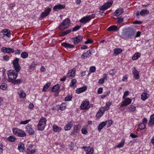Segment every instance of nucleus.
Listing matches in <instances>:
<instances>
[{
    "mask_svg": "<svg viewBox=\"0 0 154 154\" xmlns=\"http://www.w3.org/2000/svg\"><path fill=\"white\" fill-rule=\"evenodd\" d=\"M70 21L69 18H66L59 25V28L61 30H63L67 28L69 25Z\"/></svg>",
    "mask_w": 154,
    "mask_h": 154,
    "instance_id": "f257e3e1",
    "label": "nucleus"
},
{
    "mask_svg": "<svg viewBox=\"0 0 154 154\" xmlns=\"http://www.w3.org/2000/svg\"><path fill=\"white\" fill-rule=\"evenodd\" d=\"M46 119L45 118H42L39 120L37 125V128L39 131H43L46 125Z\"/></svg>",
    "mask_w": 154,
    "mask_h": 154,
    "instance_id": "f03ea898",
    "label": "nucleus"
},
{
    "mask_svg": "<svg viewBox=\"0 0 154 154\" xmlns=\"http://www.w3.org/2000/svg\"><path fill=\"white\" fill-rule=\"evenodd\" d=\"M8 78L11 80L10 81H13L17 78L18 72L14 70L11 69L8 71Z\"/></svg>",
    "mask_w": 154,
    "mask_h": 154,
    "instance_id": "7ed1b4c3",
    "label": "nucleus"
},
{
    "mask_svg": "<svg viewBox=\"0 0 154 154\" xmlns=\"http://www.w3.org/2000/svg\"><path fill=\"white\" fill-rule=\"evenodd\" d=\"M92 106V105L90 104L88 101H83L81 104V108L83 110L88 109Z\"/></svg>",
    "mask_w": 154,
    "mask_h": 154,
    "instance_id": "20e7f679",
    "label": "nucleus"
},
{
    "mask_svg": "<svg viewBox=\"0 0 154 154\" xmlns=\"http://www.w3.org/2000/svg\"><path fill=\"white\" fill-rule=\"evenodd\" d=\"M51 9L49 7L46 8L45 9L44 11L42 12L41 17L42 18H44L48 16L50 13Z\"/></svg>",
    "mask_w": 154,
    "mask_h": 154,
    "instance_id": "39448f33",
    "label": "nucleus"
},
{
    "mask_svg": "<svg viewBox=\"0 0 154 154\" xmlns=\"http://www.w3.org/2000/svg\"><path fill=\"white\" fill-rule=\"evenodd\" d=\"M74 122L72 120L68 121L64 127L65 130L66 131L70 130L73 126V124L74 123Z\"/></svg>",
    "mask_w": 154,
    "mask_h": 154,
    "instance_id": "423d86ee",
    "label": "nucleus"
},
{
    "mask_svg": "<svg viewBox=\"0 0 154 154\" xmlns=\"http://www.w3.org/2000/svg\"><path fill=\"white\" fill-rule=\"evenodd\" d=\"M1 51L3 53L9 54L12 53L14 52V49L10 48L3 47L1 48Z\"/></svg>",
    "mask_w": 154,
    "mask_h": 154,
    "instance_id": "0eeeda50",
    "label": "nucleus"
},
{
    "mask_svg": "<svg viewBox=\"0 0 154 154\" xmlns=\"http://www.w3.org/2000/svg\"><path fill=\"white\" fill-rule=\"evenodd\" d=\"M125 99V100L122 102V103L120 106V107L127 106L130 104L131 102V100L129 98H126Z\"/></svg>",
    "mask_w": 154,
    "mask_h": 154,
    "instance_id": "6e6552de",
    "label": "nucleus"
},
{
    "mask_svg": "<svg viewBox=\"0 0 154 154\" xmlns=\"http://www.w3.org/2000/svg\"><path fill=\"white\" fill-rule=\"evenodd\" d=\"M26 131L30 135H34L35 134V131L33 129L31 125H27L25 128Z\"/></svg>",
    "mask_w": 154,
    "mask_h": 154,
    "instance_id": "1a4fd4ad",
    "label": "nucleus"
},
{
    "mask_svg": "<svg viewBox=\"0 0 154 154\" xmlns=\"http://www.w3.org/2000/svg\"><path fill=\"white\" fill-rule=\"evenodd\" d=\"M86 151L87 154H93L94 150L93 148L90 146H83L82 147Z\"/></svg>",
    "mask_w": 154,
    "mask_h": 154,
    "instance_id": "9d476101",
    "label": "nucleus"
},
{
    "mask_svg": "<svg viewBox=\"0 0 154 154\" xmlns=\"http://www.w3.org/2000/svg\"><path fill=\"white\" fill-rule=\"evenodd\" d=\"M132 73L134 75V77L136 79H138L140 78L139 72L136 69L135 67H134L132 68Z\"/></svg>",
    "mask_w": 154,
    "mask_h": 154,
    "instance_id": "9b49d317",
    "label": "nucleus"
},
{
    "mask_svg": "<svg viewBox=\"0 0 154 154\" xmlns=\"http://www.w3.org/2000/svg\"><path fill=\"white\" fill-rule=\"evenodd\" d=\"M1 33L4 35V36H3V38H4L5 36H6L8 38L11 36V32L9 29H4L2 30Z\"/></svg>",
    "mask_w": 154,
    "mask_h": 154,
    "instance_id": "f8f14e48",
    "label": "nucleus"
},
{
    "mask_svg": "<svg viewBox=\"0 0 154 154\" xmlns=\"http://www.w3.org/2000/svg\"><path fill=\"white\" fill-rule=\"evenodd\" d=\"M81 128V125L78 124L75 125L74 127V128L73 131L71 133V135H75L79 131V130Z\"/></svg>",
    "mask_w": 154,
    "mask_h": 154,
    "instance_id": "ddd939ff",
    "label": "nucleus"
},
{
    "mask_svg": "<svg viewBox=\"0 0 154 154\" xmlns=\"http://www.w3.org/2000/svg\"><path fill=\"white\" fill-rule=\"evenodd\" d=\"M112 3L108 2L106 3L100 7L99 8L101 10H105L110 7L112 5Z\"/></svg>",
    "mask_w": 154,
    "mask_h": 154,
    "instance_id": "4468645a",
    "label": "nucleus"
},
{
    "mask_svg": "<svg viewBox=\"0 0 154 154\" xmlns=\"http://www.w3.org/2000/svg\"><path fill=\"white\" fill-rule=\"evenodd\" d=\"M75 72L73 69L70 70L67 74V78L72 79L75 75Z\"/></svg>",
    "mask_w": 154,
    "mask_h": 154,
    "instance_id": "2eb2a0df",
    "label": "nucleus"
},
{
    "mask_svg": "<svg viewBox=\"0 0 154 154\" xmlns=\"http://www.w3.org/2000/svg\"><path fill=\"white\" fill-rule=\"evenodd\" d=\"M134 31L133 29H130L129 31L126 32L125 35L127 37L129 38L133 36L134 35Z\"/></svg>",
    "mask_w": 154,
    "mask_h": 154,
    "instance_id": "dca6fc26",
    "label": "nucleus"
},
{
    "mask_svg": "<svg viewBox=\"0 0 154 154\" xmlns=\"http://www.w3.org/2000/svg\"><path fill=\"white\" fill-rule=\"evenodd\" d=\"M91 54V53L90 51V50H89L87 51L86 52H84L81 55V58H82L86 59L87 58L90 56Z\"/></svg>",
    "mask_w": 154,
    "mask_h": 154,
    "instance_id": "f3484780",
    "label": "nucleus"
},
{
    "mask_svg": "<svg viewBox=\"0 0 154 154\" xmlns=\"http://www.w3.org/2000/svg\"><path fill=\"white\" fill-rule=\"evenodd\" d=\"M65 8V5H64L58 4L54 7L53 9L54 10L57 11L60 9H63Z\"/></svg>",
    "mask_w": 154,
    "mask_h": 154,
    "instance_id": "a211bd4d",
    "label": "nucleus"
},
{
    "mask_svg": "<svg viewBox=\"0 0 154 154\" xmlns=\"http://www.w3.org/2000/svg\"><path fill=\"white\" fill-rule=\"evenodd\" d=\"M18 93L20 98H24L26 97V94L22 90L19 89Z\"/></svg>",
    "mask_w": 154,
    "mask_h": 154,
    "instance_id": "6ab92c4d",
    "label": "nucleus"
},
{
    "mask_svg": "<svg viewBox=\"0 0 154 154\" xmlns=\"http://www.w3.org/2000/svg\"><path fill=\"white\" fill-rule=\"evenodd\" d=\"M82 37L80 35L74 38V44L75 45L77 44L82 41Z\"/></svg>",
    "mask_w": 154,
    "mask_h": 154,
    "instance_id": "aec40b11",
    "label": "nucleus"
},
{
    "mask_svg": "<svg viewBox=\"0 0 154 154\" xmlns=\"http://www.w3.org/2000/svg\"><path fill=\"white\" fill-rule=\"evenodd\" d=\"M91 19H90V17H89L88 16L84 17L82 18L80 20V22L82 23H86L87 22L89 21Z\"/></svg>",
    "mask_w": 154,
    "mask_h": 154,
    "instance_id": "412c9836",
    "label": "nucleus"
},
{
    "mask_svg": "<svg viewBox=\"0 0 154 154\" xmlns=\"http://www.w3.org/2000/svg\"><path fill=\"white\" fill-rule=\"evenodd\" d=\"M87 89V87L84 86L82 87L77 88L76 90V92L77 94H80L85 91Z\"/></svg>",
    "mask_w": 154,
    "mask_h": 154,
    "instance_id": "4be33fe9",
    "label": "nucleus"
},
{
    "mask_svg": "<svg viewBox=\"0 0 154 154\" xmlns=\"http://www.w3.org/2000/svg\"><path fill=\"white\" fill-rule=\"evenodd\" d=\"M62 46H63L66 48H72L74 47V46L73 45H71L69 43L63 42L61 44Z\"/></svg>",
    "mask_w": 154,
    "mask_h": 154,
    "instance_id": "5701e85b",
    "label": "nucleus"
},
{
    "mask_svg": "<svg viewBox=\"0 0 154 154\" xmlns=\"http://www.w3.org/2000/svg\"><path fill=\"white\" fill-rule=\"evenodd\" d=\"M119 29L117 26L113 25L108 27L107 29V30L109 31H113L114 32H116Z\"/></svg>",
    "mask_w": 154,
    "mask_h": 154,
    "instance_id": "b1692460",
    "label": "nucleus"
},
{
    "mask_svg": "<svg viewBox=\"0 0 154 154\" xmlns=\"http://www.w3.org/2000/svg\"><path fill=\"white\" fill-rule=\"evenodd\" d=\"M107 123V121H106L100 123L98 125V130L99 131H100L105 126Z\"/></svg>",
    "mask_w": 154,
    "mask_h": 154,
    "instance_id": "393cba45",
    "label": "nucleus"
},
{
    "mask_svg": "<svg viewBox=\"0 0 154 154\" xmlns=\"http://www.w3.org/2000/svg\"><path fill=\"white\" fill-rule=\"evenodd\" d=\"M124 11L122 8H119L114 13L115 14V15L116 16H119Z\"/></svg>",
    "mask_w": 154,
    "mask_h": 154,
    "instance_id": "a878e982",
    "label": "nucleus"
},
{
    "mask_svg": "<svg viewBox=\"0 0 154 154\" xmlns=\"http://www.w3.org/2000/svg\"><path fill=\"white\" fill-rule=\"evenodd\" d=\"M53 130L54 132H59L61 130L60 127L58 126L57 125H54L53 126Z\"/></svg>",
    "mask_w": 154,
    "mask_h": 154,
    "instance_id": "bb28decb",
    "label": "nucleus"
},
{
    "mask_svg": "<svg viewBox=\"0 0 154 154\" xmlns=\"http://www.w3.org/2000/svg\"><path fill=\"white\" fill-rule=\"evenodd\" d=\"M148 125L150 126H151L154 125V114L150 116Z\"/></svg>",
    "mask_w": 154,
    "mask_h": 154,
    "instance_id": "cd10ccee",
    "label": "nucleus"
},
{
    "mask_svg": "<svg viewBox=\"0 0 154 154\" xmlns=\"http://www.w3.org/2000/svg\"><path fill=\"white\" fill-rule=\"evenodd\" d=\"M149 96V95L148 93L144 92L141 94V98L142 100H146Z\"/></svg>",
    "mask_w": 154,
    "mask_h": 154,
    "instance_id": "c85d7f7f",
    "label": "nucleus"
},
{
    "mask_svg": "<svg viewBox=\"0 0 154 154\" xmlns=\"http://www.w3.org/2000/svg\"><path fill=\"white\" fill-rule=\"evenodd\" d=\"M149 14V11L146 9H143L140 12V15L143 16H144L146 14Z\"/></svg>",
    "mask_w": 154,
    "mask_h": 154,
    "instance_id": "c756f323",
    "label": "nucleus"
},
{
    "mask_svg": "<svg viewBox=\"0 0 154 154\" xmlns=\"http://www.w3.org/2000/svg\"><path fill=\"white\" fill-rule=\"evenodd\" d=\"M136 109V106L134 105H131L128 107L127 110L128 112H132L134 111Z\"/></svg>",
    "mask_w": 154,
    "mask_h": 154,
    "instance_id": "7c9ffc66",
    "label": "nucleus"
},
{
    "mask_svg": "<svg viewBox=\"0 0 154 154\" xmlns=\"http://www.w3.org/2000/svg\"><path fill=\"white\" fill-rule=\"evenodd\" d=\"M24 147V144L21 142H20L18 145V149L20 152H23Z\"/></svg>",
    "mask_w": 154,
    "mask_h": 154,
    "instance_id": "2f4dec72",
    "label": "nucleus"
},
{
    "mask_svg": "<svg viewBox=\"0 0 154 154\" xmlns=\"http://www.w3.org/2000/svg\"><path fill=\"white\" fill-rule=\"evenodd\" d=\"M104 111V109H103V108H101L100 109L98 112L97 113L96 116L98 117H101L103 115Z\"/></svg>",
    "mask_w": 154,
    "mask_h": 154,
    "instance_id": "473e14b6",
    "label": "nucleus"
},
{
    "mask_svg": "<svg viewBox=\"0 0 154 154\" xmlns=\"http://www.w3.org/2000/svg\"><path fill=\"white\" fill-rule=\"evenodd\" d=\"M26 133L23 131L21 129L19 134H18L17 136L23 137L26 136Z\"/></svg>",
    "mask_w": 154,
    "mask_h": 154,
    "instance_id": "72a5a7b5",
    "label": "nucleus"
},
{
    "mask_svg": "<svg viewBox=\"0 0 154 154\" xmlns=\"http://www.w3.org/2000/svg\"><path fill=\"white\" fill-rule=\"evenodd\" d=\"M21 129H19L17 128H13V134L17 136L18 134H19Z\"/></svg>",
    "mask_w": 154,
    "mask_h": 154,
    "instance_id": "f704fd0d",
    "label": "nucleus"
},
{
    "mask_svg": "<svg viewBox=\"0 0 154 154\" xmlns=\"http://www.w3.org/2000/svg\"><path fill=\"white\" fill-rule=\"evenodd\" d=\"M22 80L21 79H18L17 80H14L13 81H10L12 83L14 84H20L22 82Z\"/></svg>",
    "mask_w": 154,
    "mask_h": 154,
    "instance_id": "c9c22d12",
    "label": "nucleus"
},
{
    "mask_svg": "<svg viewBox=\"0 0 154 154\" xmlns=\"http://www.w3.org/2000/svg\"><path fill=\"white\" fill-rule=\"evenodd\" d=\"M140 54L139 52L135 53L133 56L132 59L133 60H137L140 56Z\"/></svg>",
    "mask_w": 154,
    "mask_h": 154,
    "instance_id": "e433bc0d",
    "label": "nucleus"
},
{
    "mask_svg": "<svg viewBox=\"0 0 154 154\" xmlns=\"http://www.w3.org/2000/svg\"><path fill=\"white\" fill-rule=\"evenodd\" d=\"M50 85V83L48 82L44 86L42 91L44 92H45Z\"/></svg>",
    "mask_w": 154,
    "mask_h": 154,
    "instance_id": "4c0bfd02",
    "label": "nucleus"
},
{
    "mask_svg": "<svg viewBox=\"0 0 154 154\" xmlns=\"http://www.w3.org/2000/svg\"><path fill=\"white\" fill-rule=\"evenodd\" d=\"M122 50L121 48H116L114 50V54L116 55L121 53L122 52Z\"/></svg>",
    "mask_w": 154,
    "mask_h": 154,
    "instance_id": "58836bf2",
    "label": "nucleus"
},
{
    "mask_svg": "<svg viewBox=\"0 0 154 154\" xmlns=\"http://www.w3.org/2000/svg\"><path fill=\"white\" fill-rule=\"evenodd\" d=\"M125 139H122L121 141L119 143V144L117 146V147L118 148H121L123 147L125 144Z\"/></svg>",
    "mask_w": 154,
    "mask_h": 154,
    "instance_id": "ea45409f",
    "label": "nucleus"
},
{
    "mask_svg": "<svg viewBox=\"0 0 154 154\" xmlns=\"http://www.w3.org/2000/svg\"><path fill=\"white\" fill-rule=\"evenodd\" d=\"M59 88L60 87L59 85H56L53 87L52 88V91L53 92H56L59 89Z\"/></svg>",
    "mask_w": 154,
    "mask_h": 154,
    "instance_id": "a19ab883",
    "label": "nucleus"
},
{
    "mask_svg": "<svg viewBox=\"0 0 154 154\" xmlns=\"http://www.w3.org/2000/svg\"><path fill=\"white\" fill-rule=\"evenodd\" d=\"M14 68L15 69V71L17 72H18L21 69V67L19 64L14 66Z\"/></svg>",
    "mask_w": 154,
    "mask_h": 154,
    "instance_id": "79ce46f5",
    "label": "nucleus"
},
{
    "mask_svg": "<svg viewBox=\"0 0 154 154\" xmlns=\"http://www.w3.org/2000/svg\"><path fill=\"white\" fill-rule=\"evenodd\" d=\"M16 140L15 137L14 136H10L8 138V140L11 142H14Z\"/></svg>",
    "mask_w": 154,
    "mask_h": 154,
    "instance_id": "37998d69",
    "label": "nucleus"
},
{
    "mask_svg": "<svg viewBox=\"0 0 154 154\" xmlns=\"http://www.w3.org/2000/svg\"><path fill=\"white\" fill-rule=\"evenodd\" d=\"M28 54L26 52H23L21 54V56L23 58H26L28 57Z\"/></svg>",
    "mask_w": 154,
    "mask_h": 154,
    "instance_id": "c03bdc74",
    "label": "nucleus"
},
{
    "mask_svg": "<svg viewBox=\"0 0 154 154\" xmlns=\"http://www.w3.org/2000/svg\"><path fill=\"white\" fill-rule=\"evenodd\" d=\"M7 87V84L5 83H3L0 86V88L3 90H5L6 89Z\"/></svg>",
    "mask_w": 154,
    "mask_h": 154,
    "instance_id": "a18cd8bd",
    "label": "nucleus"
},
{
    "mask_svg": "<svg viewBox=\"0 0 154 154\" xmlns=\"http://www.w3.org/2000/svg\"><path fill=\"white\" fill-rule=\"evenodd\" d=\"M77 82L76 80L75 79H72L70 83V86L71 87H72L74 86L76 84Z\"/></svg>",
    "mask_w": 154,
    "mask_h": 154,
    "instance_id": "49530a36",
    "label": "nucleus"
},
{
    "mask_svg": "<svg viewBox=\"0 0 154 154\" xmlns=\"http://www.w3.org/2000/svg\"><path fill=\"white\" fill-rule=\"evenodd\" d=\"M71 31V30L70 29L67 30L64 32H62L61 34V35L62 36H64L70 33Z\"/></svg>",
    "mask_w": 154,
    "mask_h": 154,
    "instance_id": "de8ad7c7",
    "label": "nucleus"
},
{
    "mask_svg": "<svg viewBox=\"0 0 154 154\" xmlns=\"http://www.w3.org/2000/svg\"><path fill=\"white\" fill-rule=\"evenodd\" d=\"M35 149L30 150L29 149H27L26 150V152L27 154H34L35 152Z\"/></svg>",
    "mask_w": 154,
    "mask_h": 154,
    "instance_id": "09e8293b",
    "label": "nucleus"
},
{
    "mask_svg": "<svg viewBox=\"0 0 154 154\" xmlns=\"http://www.w3.org/2000/svg\"><path fill=\"white\" fill-rule=\"evenodd\" d=\"M19 58H16L15 59H14L13 62V64L14 66L15 65H17L19 64Z\"/></svg>",
    "mask_w": 154,
    "mask_h": 154,
    "instance_id": "8fccbe9b",
    "label": "nucleus"
},
{
    "mask_svg": "<svg viewBox=\"0 0 154 154\" xmlns=\"http://www.w3.org/2000/svg\"><path fill=\"white\" fill-rule=\"evenodd\" d=\"M145 128V125L144 123H140L139 125V128L141 130Z\"/></svg>",
    "mask_w": 154,
    "mask_h": 154,
    "instance_id": "3c124183",
    "label": "nucleus"
},
{
    "mask_svg": "<svg viewBox=\"0 0 154 154\" xmlns=\"http://www.w3.org/2000/svg\"><path fill=\"white\" fill-rule=\"evenodd\" d=\"M66 105L64 103H62L60 106V109L61 110H63L66 108Z\"/></svg>",
    "mask_w": 154,
    "mask_h": 154,
    "instance_id": "603ef678",
    "label": "nucleus"
},
{
    "mask_svg": "<svg viewBox=\"0 0 154 154\" xmlns=\"http://www.w3.org/2000/svg\"><path fill=\"white\" fill-rule=\"evenodd\" d=\"M31 119L26 120L25 121H21L20 123V125H25L28 123V122L31 121Z\"/></svg>",
    "mask_w": 154,
    "mask_h": 154,
    "instance_id": "864d4df0",
    "label": "nucleus"
},
{
    "mask_svg": "<svg viewBox=\"0 0 154 154\" xmlns=\"http://www.w3.org/2000/svg\"><path fill=\"white\" fill-rule=\"evenodd\" d=\"M96 70V67L94 66H92L89 69V71L90 72H94Z\"/></svg>",
    "mask_w": 154,
    "mask_h": 154,
    "instance_id": "5fc2aeb1",
    "label": "nucleus"
},
{
    "mask_svg": "<svg viewBox=\"0 0 154 154\" xmlns=\"http://www.w3.org/2000/svg\"><path fill=\"white\" fill-rule=\"evenodd\" d=\"M35 64L34 62H33L31 64V65L29 67V69L32 70H34L35 67Z\"/></svg>",
    "mask_w": 154,
    "mask_h": 154,
    "instance_id": "6e6d98bb",
    "label": "nucleus"
},
{
    "mask_svg": "<svg viewBox=\"0 0 154 154\" xmlns=\"http://www.w3.org/2000/svg\"><path fill=\"white\" fill-rule=\"evenodd\" d=\"M72 99V97L70 95H68L65 98L64 100L65 101H70Z\"/></svg>",
    "mask_w": 154,
    "mask_h": 154,
    "instance_id": "4d7b16f0",
    "label": "nucleus"
},
{
    "mask_svg": "<svg viewBox=\"0 0 154 154\" xmlns=\"http://www.w3.org/2000/svg\"><path fill=\"white\" fill-rule=\"evenodd\" d=\"M115 73L116 71L115 69H113L110 71L109 74L112 76H114L115 75Z\"/></svg>",
    "mask_w": 154,
    "mask_h": 154,
    "instance_id": "13d9d810",
    "label": "nucleus"
},
{
    "mask_svg": "<svg viewBox=\"0 0 154 154\" xmlns=\"http://www.w3.org/2000/svg\"><path fill=\"white\" fill-rule=\"evenodd\" d=\"M129 92L128 91H126L125 92L123 97V99H125L129 94Z\"/></svg>",
    "mask_w": 154,
    "mask_h": 154,
    "instance_id": "bf43d9fd",
    "label": "nucleus"
},
{
    "mask_svg": "<svg viewBox=\"0 0 154 154\" xmlns=\"http://www.w3.org/2000/svg\"><path fill=\"white\" fill-rule=\"evenodd\" d=\"M81 26H76L73 28L72 29V31H75L78 30L80 28Z\"/></svg>",
    "mask_w": 154,
    "mask_h": 154,
    "instance_id": "052dcab7",
    "label": "nucleus"
},
{
    "mask_svg": "<svg viewBox=\"0 0 154 154\" xmlns=\"http://www.w3.org/2000/svg\"><path fill=\"white\" fill-rule=\"evenodd\" d=\"M82 132L84 134H86L88 133V131L85 128H82Z\"/></svg>",
    "mask_w": 154,
    "mask_h": 154,
    "instance_id": "680f3d73",
    "label": "nucleus"
},
{
    "mask_svg": "<svg viewBox=\"0 0 154 154\" xmlns=\"http://www.w3.org/2000/svg\"><path fill=\"white\" fill-rule=\"evenodd\" d=\"M3 145L2 143H0V154L3 151Z\"/></svg>",
    "mask_w": 154,
    "mask_h": 154,
    "instance_id": "e2e57ef3",
    "label": "nucleus"
},
{
    "mask_svg": "<svg viewBox=\"0 0 154 154\" xmlns=\"http://www.w3.org/2000/svg\"><path fill=\"white\" fill-rule=\"evenodd\" d=\"M93 42V41L91 39H88L85 42V44H88L89 43H92Z\"/></svg>",
    "mask_w": 154,
    "mask_h": 154,
    "instance_id": "0e129e2a",
    "label": "nucleus"
},
{
    "mask_svg": "<svg viewBox=\"0 0 154 154\" xmlns=\"http://www.w3.org/2000/svg\"><path fill=\"white\" fill-rule=\"evenodd\" d=\"M111 103H106V107L105 108V109L108 110L109 106L111 105Z\"/></svg>",
    "mask_w": 154,
    "mask_h": 154,
    "instance_id": "69168bd1",
    "label": "nucleus"
},
{
    "mask_svg": "<svg viewBox=\"0 0 154 154\" xmlns=\"http://www.w3.org/2000/svg\"><path fill=\"white\" fill-rule=\"evenodd\" d=\"M117 20L119 23H122L123 21V18L122 17H118L117 18Z\"/></svg>",
    "mask_w": 154,
    "mask_h": 154,
    "instance_id": "338daca9",
    "label": "nucleus"
},
{
    "mask_svg": "<svg viewBox=\"0 0 154 154\" xmlns=\"http://www.w3.org/2000/svg\"><path fill=\"white\" fill-rule=\"evenodd\" d=\"M15 6V4L14 3L10 4L9 5V9L11 10L13 9V8Z\"/></svg>",
    "mask_w": 154,
    "mask_h": 154,
    "instance_id": "774afa93",
    "label": "nucleus"
}]
</instances>
